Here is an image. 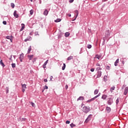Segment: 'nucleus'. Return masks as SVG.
Masks as SVG:
<instances>
[{
  "instance_id": "f257e3e1",
  "label": "nucleus",
  "mask_w": 128,
  "mask_h": 128,
  "mask_svg": "<svg viewBox=\"0 0 128 128\" xmlns=\"http://www.w3.org/2000/svg\"><path fill=\"white\" fill-rule=\"evenodd\" d=\"M90 110V107L84 106L82 108V112H85V114H88V112Z\"/></svg>"
},
{
  "instance_id": "f03ea898",
  "label": "nucleus",
  "mask_w": 128,
  "mask_h": 128,
  "mask_svg": "<svg viewBox=\"0 0 128 128\" xmlns=\"http://www.w3.org/2000/svg\"><path fill=\"white\" fill-rule=\"evenodd\" d=\"M100 96V93H99L97 96H95L94 98L87 100V102H94V100L96 98H98V96Z\"/></svg>"
},
{
  "instance_id": "7ed1b4c3",
  "label": "nucleus",
  "mask_w": 128,
  "mask_h": 128,
  "mask_svg": "<svg viewBox=\"0 0 128 128\" xmlns=\"http://www.w3.org/2000/svg\"><path fill=\"white\" fill-rule=\"evenodd\" d=\"M114 103V100L112 98H108V100L107 102V104H109V106H111Z\"/></svg>"
},
{
  "instance_id": "20e7f679",
  "label": "nucleus",
  "mask_w": 128,
  "mask_h": 128,
  "mask_svg": "<svg viewBox=\"0 0 128 128\" xmlns=\"http://www.w3.org/2000/svg\"><path fill=\"white\" fill-rule=\"evenodd\" d=\"M128 87H126L124 90V96H126V94H128Z\"/></svg>"
},
{
  "instance_id": "39448f33",
  "label": "nucleus",
  "mask_w": 128,
  "mask_h": 128,
  "mask_svg": "<svg viewBox=\"0 0 128 128\" xmlns=\"http://www.w3.org/2000/svg\"><path fill=\"white\" fill-rule=\"evenodd\" d=\"M19 58L20 60V62H22V60H24V54H22L20 55Z\"/></svg>"
},
{
  "instance_id": "423d86ee",
  "label": "nucleus",
  "mask_w": 128,
  "mask_h": 128,
  "mask_svg": "<svg viewBox=\"0 0 128 128\" xmlns=\"http://www.w3.org/2000/svg\"><path fill=\"white\" fill-rule=\"evenodd\" d=\"M6 38H7V40H10V42H12V36H6Z\"/></svg>"
},
{
  "instance_id": "0eeeda50",
  "label": "nucleus",
  "mask_w": 128,
  "mask_h": 128,
  "mask_svg": "<svg viewBox=\"0 0 128 128\" xmlns=\"http://www.w3.org/2000/svg\"><path fill=\"white\" fill-rule=\"evenodd\" d=\"M90 116H92V114H90L88 117L86 118V119L85 120V122H90Z\"/></svg>"
},
{
  "instance_id": "6e6552de",
  "label": "nucleus",
  "mask_w": 128,
  "mask_h": 128,
  "mask_svg": "<svg viewBox=\"0 0 128 128\" xmlns=\"http://www.w3.org/2000/svg\"><path fill=\"white\" fill-rule=\"evenodd\" d=\"M17 12L16 10H14V16L16 18H18V14H17Z\"/></svg>"
},
{
  "instance_id": "1a4fd4ad",
  "label": "nucleus",
  "mask_w": 128,
  "mask_h": 128,
  "mask_svg": "<svg viewBox=\"0 0 128 128\" xmlns=\"http://www.w3.org/2000/svg\"><path fill=\"white\" fill-rule=\"evenodd\" d=\"M100 76H102V72L98 71L96 78H100Z\"/></svg>"
},
{
  "instance_id": "9d476101",
  "label": "nucleus",
  "mask_w": 128,
  "mask_h": 128,
  "mask_svg": "<svg viewBox=\"0 0 128 128\" xmlns=\"http://www.w3.org/2000/svg\"><path fill=\"white\" fill-rule=\"evenodd\" d=\"M84 100V98L82 96H80L78 99L77 101L78 102V100Z\"/></svg>"
},
{
  "instance_id": "9b49d317",
  "label": "nucleus",
  "mask_w": 128,
  "mask_h": 128,
  "mask_svg": "<svg viewBox=\"0 0 128 128\" xmlns=\"http://www.w3.org/2000/svg\"><path fill=\"white\" fill-rule=\"evenodd\" d=\"M106 110L108 113L110 112H112V109L110 107L107 106L106 107Z\"/></svg>"
},
{
  "instance_id": "f8f14e48",
  "label": "nucleus",
  "mask_w": 128,
  "mask_h": 128,
  "mask_svg": "<svg viewBox=\"0 0 128 128\" xmlns=\"http://www.w3.org/2000/svg\"><path fill=\"white\" fill-rule=\"evenodd\" d=\"M32 40V38L30 37V36H29L24 40V42H28V40Z\"/></svg>"
},
{
  "instance_id": "ddd939ff",
  "label": "nucleus",
  "mask_w": 128,
  "mask_h": 128,
  "mask_svg": "<svg viewBox=\"0 0 128 128\" xmlns=\"http://www.w3.org/2000/svg\"><path fill=\"white\" fill-rule=\"evenodd\" d=\"M43 14H44V16H48V11L47 10H45Z\"/></svg>"
},
{
  "instance_id": "4468645a",
  "label": "nucleus",
  "mask_w": 128,
  "mask_h": 128,
  "mask_svg": "<svg viewBox=\"0 0 128 128\" xmlns=\"http://www.w3.org/2000/svg\"><path fill=\"white\" fill-rule=\"evenodd\" d=\"M106 98H108V96L106 95V94H104V95L102 96V100H106Z\"/></svg>"
},
{
  "instance_id": "2eb2a0df",
  "label": "nucleus",
  "mask_w": 128,
  "mask_h": 128,
  "mask_svg": "<svg viewBox=\"0 0 128 128\" xmlns=\"http://www.w3.org/2000/svg\"><path fill=\"white\" fill-rule=\"evenodd\" d=\"M0 64L2 66V68H4L6 66V65H4V64L2 62V60H0Z\"/></svg>"
},
{
  "instance_id": "dca6fc26",
  "label": "nucleus",
  "mask_w": 128,
  "mask_h": 128,
  "mask_svg": "<svg viewBox=\"0 0 128 128\" xmlns=\"http://www.w3.org/2000/svg\"><path fill=\"white\" fill-rule=\"evenodd\" d=\"M119 60L118 58L116 60V61L114 62V66H118V64Z\"/></svg>"
},
{
  "instance_id": "f3484780",
  "label": "nucleus",
  "mask_w": 128,
  "mask_h": 128,
  "mask_svg": "<svg viewBox=\"0 0 128 128\" xmlns=\"http://www.w3.org/2000/svg\"><path fill=\"white\" fill-rule=\"evenodd\" d=\"M28 58L29 60H32V58H34V55H28Z\"/></svg>"
},
{
  "instance_id": "a211bd4d",
  "label": "nucleus",
  "mask_w": 128,
  "mask_h": 128,
  "mask_svg": "<svg viewBox=\"0 0 128 128\" xmlns=\"http://www.w3.org/2000/svg\"><path fill=\"white\" fill-rule=\"evenodd\" d=\"M30 50H32V46H30V47L28 48V54H30Z\"/></svg>"
},
{
  "instance_id": "6ab92c4d",
  "label": "nucleus",
  "mask_w": 128,
  "mask_h": 128,
  "mask_svg": "<svg viewBox=\"0 0 128 128\" xmlns=\"http://www.w3.org/2000/svg\"><path fill=\"white\" fill-rule=\"evenodd\" d=\"M74 58V57L72 56H70L68 58L67 60H72Z\"/></svg>"
},
{
  "instance_id": "aec40b11",
  "label": "nucleus",
  "mask_w": 128,
  "mask_h": 128,
  "mask_svg": "<svg viewBox=\"0 0 128 128\" xmlns=\"http://www.w3.org/2000/svg\"><path fill=\"white\" fill-rule=\"evenodd\" d=\"M62 19L60 18H58L56 20H54L55 22H61Z\"/></svg>"
},
{
  "instance_id": "412c9836",
  "label": "nucleus",
  "mask_w": 128,
  "mask_h": 128,
  "mask_svg": "<svg viewBox=\"0 0 128 128\" xmlns=\"http://www.w3.org/2000/svg\"><path fill=\"white\" fill-rule=\"evenodd\" d=\"M65 36L66 38H68V36H70V32H67L65 33Z\"/></svg>"
},
{
  "instance_id": "4be33fe9",
  "label": "nucleus",
  "mask_w": 128,
  "mask_h": 128,
  "mask_svg": "<svg viewBox=\"0 0 128 128\" xmlns=\"http://www.w3.org/2000/svg\"><path fill=\"white\" fill-rule=\"evenodd\" d=\"M107 78H108V76H104V78H103L104 81L106 82Z\"/></svg>"
},
{
  "instance_id": "5701e85b",
  "label": "nucleus",
  "mask_w": 128,
  "mask_h": 128,
  "mask_svg": "<svg viewBox=\"0 0 128 128\" xmlns=\"http://www.w3.org/2000/svg\"><path fill=\"white\" fill-rule=\"evenodd\" d=\"M98 94V90L96 89L94 92V94Z\"/></svg>"
},
{
  "instance_id": "b1692460",
  "label": "nucleus",
  "mask_w": 128,
  "mask_h": 128,
  "mask_svg": "<svg viewBox=\"0 0 128 128\" xmlns=\"http://www.w3.org/2000/svg\"><path fill=\"white\" fill-rule=\"evenodd\" d=\"M66 70V64L64 63L62 67V70Z\"/></svg>"
},
{
  "instance_id": "393cba45",
  "label": "nucleus",
  "mask_w": 128,
  "mask_h": 128,
  "mask_svg": "<svg viewBox=\"0 0 128 128\" xmlns=\"http://www.w3.org/2000/svg\"><path fill=\"white\" fill-rule=\"evenodd\" d=\"M116 88V87L114 86H113L110 88V91L112 92V90H114V89Z\"/></svg>"
},
{
  "instance_id": "a878e982",
  "label": "nucleus",
  "mask_w": 128,
  "mask_h": 128,
  "mask_svg": "<svg viewBox=\"0 0 128 128\" xmlns=\"http://www.w3.org/2000/svg\"><path fill=\"white\" fill-rule=\"evenodd\" d=\"M10 6H11V7L12 8H14V6H15V5H14V3H11L10 4Z\"/></svg>"
},
{
  "instance_id": "bb28decb",
  "label": "nucleus",
  "mask_w": 128,
  "mask_h": 128,
  "mask_svg": "<svg viewBox=\"0 0 128 128\" xmlns=\"http://www.w3.org/2000/svg\"><path fill=\"white\" fill-rule=\"evenodd\" d=\"M74 12H76V16H78V10H75Z\"/></svg>"
},
{
  "instance_id": "cd10ccee",
  "label": "nucleus",
  "mask_w": 128,
  "mask_h": 128,
  "mask_svg": "<svg viewBox=\"0 0 128 128\" xmlns=\"http://www.w3.org/2000/svg\"><path fill=\"white\" fill-rule=\"evenodd\" d=\"M22 88H26V84H22Z\"/></svg>"
},
{
  "instance_id": "c85d7f7f",
  "label": "nucleus",
  "mask_w": 128,
  "mask_h": 128,
  "mask_svg": "<svg viewBox=\"0 0 128 128\" xmlns=\"http://www.w3.org/2000/svg\"><path fill=\"white\" fill-rule=\"evenodd\" d=\"M12 68H16V64L12 63Z\"/></svg>"
},
{
  "instance_id": "c756f323",
  "label": "nucleus",
  "mask_w": 128,
  "mask_h": 128,
  "mask_svg": "<svg viewBox=\"0 0 128 128\" xmlns=\"http://www.w3.org/2000/svg\"><path fill=\"white\" fill-rule=\"evenodd\" d=\"M30 14L32 16L34 14V10H31L30 11Z\"/></svg>"
},
{
  "instance_id": "7c9ffc66",
  "label": "nucleus",
  "mask_w": 128,
  "mask_h": 128,
  "mask_svg": "<svg viewBox=\"0 0 128 128\" xmlns=\"http://www.w3.org/2000/svg\"><path fill=\"white\" fill-rule=\"evenodd\" d=\"M106 70H110V67L109 66H106Z\"/></svg>"
},
{
  "instance_id": "2f4dec72",
  "label": "nucleus",
  "mask_w": 128,
  "mask_h": 128,
  "mask_svg": "<svg viewBox=\"0 0 128 128\" xmlns=\"http://www.w3.org/2000/svg\"><path fill=\"white\" fill-rule=\"evenodd\" d=\"M48 60H47L46 61L43 65L46 66V64H48Z\"/></svg>"
},
{
  "instance_id": "473e14b6",
  "label": "nucleus",
  "mask_w": 128,
  "mask_h": 128,
  "mask_svg": "<svg viewBox=\"0 0 128 128\" xmlns=\"http://www.w3.org/2000/svg\"><path fill=\"white\" fill-rule=\"evenodd\" d=\"M106 34H107V36H110V30H108L106 32Z\"/></svg>"
},
{
  "instance_id": "72a5a7b5",
  "label": "nucleus",
  "mask_w": 128,
  "mask_h": 128,
  "mask_svg": "<svg viewBox=\"0 0 128 128\" xmlns=\"http://www.w3.org/2000/svg\"><path fill=\"white\" fill-rule=\"evenodd\" d=\"M70 126L71 127V128H74V126H76V125H74V124H70Z\"/></svg>"
},
{
  "instance_id": "f704fd0d",
  "label": "nucleus",
  "mask_w": 128,
  "mask_h": 128,
  "mask_svg": "<svg viewBox=\"0 0 128 128\" xmlns=\"http://www.w3.org/2000/svg\"><path fill=\"white\" fill-rule=\"evenodd\" d=\"M26 118H22L20 120L21 122H26Z\"/></svg>"
},
{
  "instance_id": "c9c22d12",
  "label": "nucleus",
  "mask_w": 128,
  "mask_h": 128,
  "mask_svg": "<svg viewBox=\"0 0 128 128\" xmlns=\"http://www.w3.org/2000/svg\"><path fill=\"white\" fill-rule=\"evenodd\" d=\"M87 48H92V45L88 44Z\"/></svg>"
},
{
  "instance_id": "e433bc0d",
  "label": "nucleus",
  "mask_w": 128,
  "mask_h": 128,
  "mask_svg": "<svg viewBox=\"0 0 128 128\" xmlns=\"http://www.w3.org/2000/svg\"><path fill=\"white\" fill-rule=\"evenodd\" d=\"M6 94H8V87L6 88Z\"/></svg>"
},
{
  "instance_id": "4c0bfd02",
  "label": "nucleus",
  "mask_w": 128,
  "mask_h": 128,
  "mask_svg": "<svg viewBox=\"0 0 128 128\" xmlns=\"http://www.w3.org/2000/svg\"><path fill=\"white\" fill-rule=\"evenodd\" d=\"M119 102H120V101H119L118 98H117L116 100V104H118Z\"/></svg>"
},
{
  "instance_id": "58836bf2",
  "label": "nucleus",
  "mask_w": 128,
  "mask_h": 128,
  "mask_svg": "<svg viewBox=\"0 0 128 128\" xmlns=\"http://www.w3.org/2000/svg\"><path fill=\"white\" fill-rule=\"evenodd\" d=\"M96 56H97V57H96V58H98V60H100V56H98L96 55Z\"/></svg>"
},
{
  "instance_id": "ea45409f",
  "label": "nucleus",
  "mask_w": 128,
  "mask_h": 128,
  "mask_svg": "<svg viewBox=\"0 0 128 128\" xmlns=\"http://www.w3.org/2000/svg\"><path fill=\"white\" fill-rule=\"evenodd\" d=\"M26 88H22V92H26Z\"/></svg>"
},
{
  "instance_id": "a19ab883",
  "label": "nucleus",
  "mask_w": 128,
  "mask_h": 128,
  "mask_svg": "<svg viewBox=\"0 0 128 128\" xmlns=\"http://www.w3.org/2000/svg\"><path fill=\"white\" fill-rule=\"evenodd\" d=\"M31 104H32V106H36V105L34 104V102H32Z\"/></svg>"
},
{
  "instance_id": "79ce46f5",
  "label": "nucleus",
  "mask_w": 128,
  "mask_h": 128,
  "mask_svg": "<svg viewBox=\"0 0 128 128\" xmlns=\"http://www.w3.org/2000/svg\"><path fill=\"white\" fill-rule=\"evenodd\" d=\"M96 70H102V68H100V67H98V68H96Z\"/></svg>"
},
{
  "instance_id": "37998d69",
  "label": "nucleus",
  "mask_w": 128,
  "mask_h": 128,
  "mask_svg": "<svg viewBox=\"0 0 128 128\" xmlns=\"http://www.w3.org/2000/svg\"><path fill=\"white\" fill-rule=\"evenodd\" d=\"M90 72H94V68H91L90 69Z\"/></svg>"
},
{
  "instance_id": "c03bdc74",
  "label": "nucleus",
  "mask_w": 128,
  "mask_h": 128,
  "mask_svg": "<svg viewBox=\"0 0 128 128\" xmlns=\"http://www.w3.org/2000/svg\"><path fill=\"white\" fill-rule=\"evenodd\" d=\"M74 0H69V2H70V4H72V2H74Z\"/></svg>"
},
{
  "instance_id": "a18cd8bd",
  "label": "nucleus",
  "mask_w": 128,
  "mask_h": 128,
  "mask_svg": "<svg viewBox=\"0 0 128 128\" xmlns=\"http://www.w3.org/2000/svg\"><path fill=\"white\" fill-rule=\"evenodd\" d=\"M42 67H43V68H44H44H46V65H42Z\"/></svg>"
},
{
  "instance_id": "49530a36",
  "label": "nucleus",
  "mask_w": 128,
  "mask_h": 128,
  "mask_svg": "<svg viewBox=\"0 0 128 128\" xmlns=\"http://www.w3.org/2000/svg\"><path fill=\"white\" fill-rule=\"evenodd\" d=\"M35 36H40V34H38V32H36Z\"/></svg>"
},
{
  "instance_id": "de8ad7c7",
  "label": "nucleus",
  "mask_w": 128,
  "mask_h": 128,
  "mask_svg": "<svg viewBox=\"0 0 128 128\" xmlns=\"http://www.w3.org/2000/svg\"><path fill=\"white\" fill-rule=\"evenodd\" d=\"M76 18H78V16H76L74 19L72 20V21L74 22V20H76Z\"/></svg>"
},
{
  "instance_id": "09e8293b",
  "label": "nucleus",
  "mask_w": 128,
  "mask_h": 128,
  "mask_svg": "<svg viewBox=\"0 0 128 128\" xmlns=\"http://www.w3.org/2000/svg\"><path fill=\"white\" fill-rule=\"evenodd\" d=\"M68 84H66L65 86V88H66V90H68Z\"/></svg>"
},
{
  "instance_id": "8fccbe9b",
  "label": "nucleus",
  "mask_w": 128,
  "mask_h": 128,
  "mask_svg": "<svg viewBox=\"0 0 128 128\" xmlns=\"http://www.w3.org/2000/svg\"><path fill=\"white\" fill-rule=\"evenodd\" d=\"M2 23H3V24H6V21H4Z\"/></svg>"
},
{
  "instance_id": "3c124183",
  "label": "nucleus",
  "mask_w": 128,
  "mask_h": 128,
  "mask_svg": "<svg viewBox=\"0 0 128 128\" xmlns=\"http://www.w3.org/2000/svg\"><path fill=\"white\" fill-rule=\"evenodd\" d=\"M96 66H100V64H98V63H97V64H96Z\"/></svg>"
},
{
  "instance_id": "603ef678",
  "label": "nucleus",
  "mask_w": 128,
  "mask_h": 128,
  "mask_svg": "<svg viewBox=\"0 0 128 128\" xmlns=\"http://www.w3.org/2000/svg\"><path fill=\"white\" fill-rule=\"evenodd\" d=\"M44 88V90H48V86H46Z\"/></svg>"
},
{
  "instance_id": "864d4df0",
  "label": "nucleus",
  "mask_w": 128,
  "mask_h": 128,
  "mask_svg": "<svg viewBox=\"0 0 128 128\" xmlns=\"http://www.w3.org/2000/svg\"><path fill=\"white\" fill-rule=\"evenodd\" d=\"M70 120H66V124H70Z\"/></svg>"
},
{
  "instance_id": "5fc2aeb1",
  "label": "nucleus",
  "mask_w": 128,
  "mask_h": 128,
  "mask_svg": "<svg viewBox=\"0 0 128 128\" xmlns=\"http://www.w3.org/2000/svg\"><path fill=\"white\" fill-rule=\"evenodd\" d=\"M126 87V85H123L122 86V90H124V88Z\"/></svg>"
},
{
  "instance_id": "6e6d98bb",
  "label": "nucleus",
  "mask_w": 128,
  "mask_h": 128,
  "mask_svg": "<svg viewBox=\"0 0 128 128\" xmlns=\"http://www.w3.org/2000/svg\"><path fill=\"white\" fill-rule=\"evenodd\" d=\"M12 55H11L10 58H9V60H12Z\"/></svg>"
},
{
  "instance_id": "4d7b16f0",
  "label": "nucleus",
  "mask_w": 128,
  "mask_h": 128,
  "mask_svg": "<svg viewBox=\"0 0 128 128\" xmlns=\"http://www.w3.org/2000/svg\"><path fill=\"white\" fill-rule=\"evenodd\" d=\"M44 82H47L48 79H44Z\"/></svg>"
},
{
  "instance_id": "13d9d810",
  "label": "nucleus",
  "mask_w": 128,
  "mask_h": 128,
  "mask_svg": "<svg viewBox=\"0 0 128 128\" xmlns=\"http://www.w3.org/2000/svg\"><path fill=\"white\" fill-rule=\"evenodd\" d=\"M52 80V76H50V80Z\"/></svg>"
},
{
  "instance_id": "bf43d9fd",
  "label": "nucleus",
  "mask_w": 128,
  "mask_h": 128,
  "mask_svg": "<svg viewBox=\"0 0 128 128\" xmlns=\"http://www.w3.org/2000/svg\"><path fill=\"white\" fill-rule=\"evenodd\" d=\"M24 25V26H22V30H24V24H22Z\"/></svg>"
},
{
  "instance_id": "052dcab7",
  "label": "nucleus",
  "mask_w": 128,
  "mask_h": 128,
  "mask_svg": "<svg viewBox=\"0 0 128 128\" xmlns=\"http://www.w3.org/2000/svg\"><path fill=\"white\" fill-rule=\"evenodd\" d=\"M68 16H70V17L72 16V14H68Z\"/></svg>"
},
{
  "instance_id": "680f3d73",
  "label": "nucleus",
  "mask_w": 128,
  "mask_h": 128,
  "mask_svg": "<svg viewBox=\"0 0 128 128\" xmlns=\"http://www.w3.org/2000/svg\"><path fill=\"white\" fill-rule=\"evenodd\" d=\"M108 0H102V2H106Z\"/></svg>"
},
{
  "instance_id": "e2e57ef3",
  "label": "nucleus",
  "mask_w": 128,
  "mask_h": 128,
  "mask_svg": "<svg viewBox=\"0 0 128 128\" xmlns=\"http://www.w3.org/2000/svg\"><path fill=\"white\" fill-rule=\"evenodd\" d=\"M102 44V46H104V42H103Z\"/></svg>"
},
{
  "instance_id": "0e129e2a",
  "label": "nucleus",
  "mask_w": 128,
  "mask_h": 128,
  "mask_svg": "<svg viewBox=\"0 0 128 128\" xmlns=\"http://www.w3.org/2000/svg\"><path fill=\"white\" fill-rule=\"evenodd\" d=\"M30 2H32V0H30Z\"/></svg>"
},
{
  "instance_id": "69168bd1",
  "label": "nucleus",
  "mask_w": 128,
  "mask_h": 128,
  "mask_svg": "<svg viewBox=\"0 0 128 128\" xmlns=\"http://www.w3.org/2000/svg\"><path fill=\"white\" fill-rule=\"evenodd\" d=\"M40 4H42V1L40 2Z\"/></svg>"
},
{
  "instance_id": "338daca9",
  "label": "nucleus",
  "mask_w": 128,
  "mask_h": 128,
  "mask_svg": "<svg viewBox=\"0 0 128 128\" xmlns=\"http://www.w3.org/2000/svg\"><path fill=\"white\" fill-rule=\"evenodd\" d=\"M14 58H15L14 56Z\"/></svg>"
},
{
  "instance_id": "774afa93",
  "label": "nucleus",
  "mask_w": 128,
  "mask_h": 128,
  "mask_svg": "<svg viewBox=\"0 0 128 128\" xmlns=\"http://www.w3.org/2000/svg\"><path fill=\"white\" fill-rule=\"evenodd\" d=\"M80 54H82V52H80Z\"/></svg>"
}]
</instances>
